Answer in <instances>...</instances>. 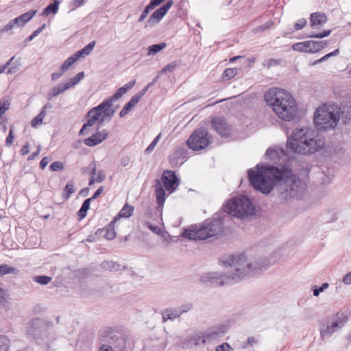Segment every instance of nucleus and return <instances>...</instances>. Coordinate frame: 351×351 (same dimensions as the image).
<instances>
[{"mask_svg": "<svg viewBox=\"0 0 351 351\" xmlns=\"http://www.w3.org/2000/svg\"><path fill=\"white\" fill-rule=\"evenodd\" d=\"M29 332L35 339H43L48 345V339L50 335V328L46 322L40 318L32 319L29 322Z\"/></svg>", "mask_w": 351, "mask_h": 351, "instance_id": "11", "label": "nucleus"}, {"mask_svg": "<svg viewBox=\"0 0 351 351\" xmlns=\"http://www.w3.org/2000/svg\"><path fill=\"white\" fill-rule=\"evenodd\" d=\"M161 182L170 193L174 192L180 184V179L173 171L166 170L161 177Z\"/></svg>", "mask_w": 351, "mask_h": 351, "instance_id": "13", "label": "nucleus"}, {"mask_svg": "<svg viewBox=\"0 0 351 351\" xmlns=\"http://www.w3.org/2000/svg\"><path fill=\"white\" fill-rule=\"evenodd\" d=\"M339 53V49H335L334 51L330 52L329 53H327L326 55L324 56L322 58H321V60L326 61L328 60L329 58L337 56Z\"/></svg>", "mask_w": 351, "mask_h": 351, "instance_id": "56", "label": "nucleus"}, {"mask_svg": "<svg viewBox=\"0 0 351 351\" xmlns=\"http://www.w3.org/2000/svg\"><path fill=\"white\" fill-rule=\"evenodd\" d=\"M222 263L226 267H230L228 273H207L201 276V282L213 287L232 285L258 273L262 267L258 263H249L244 254L232 256Z\"/></svg>", "mask_w": 351, "mask_h": 351, "instance_id": "3", "label": "nucleus"}, {"mask_svg": "<svg viewBox=\"0 0 351 351\" xmlns=\"http://www.w3.org/2000/svg\"><path fill=\"white\" fill-rule=\"evenodd\" d=\"M339 116L333 105L326 109L317 108L314 114V123L317 130L328 131L337 125Z\"/></svg>", "mask_w": 351, "mask_h": 351, "instance_id": "7", "label": "nucleus"}, {"mask_svg": "<svg viewBox=\"0 0 351 351\" xmlns=\"http://www.w3.org/2000/svg\"><path fill=\"white\" fill-rule=\"evenodd\" d=\"M346 322L347 319L340 317L339 313L336 314V316L332 319L327 318L324 319L320 327L322 339H328L332 333L343 327Z\"/></svg>", "mask_w": 351, "mask_h": 351, "instance_id": "10", "label": "nucleus"}, {"mask_svg": "<svg viewBox=\"0 0 351 351\" xmlns=\"http://www.w3.org/2000/svg\"><path fill=\"white\" fill-rule=\"evenodd\" d=\"M101 266L103 269L109 270L110 271H120L125 269V266H122L117 262L112 261H103L101 264Z\"/></svg>", "mask_w": 351, "mask_h": 351, "instance_id": "27", "label": "nucleus"}, {"mask_svg": "<svg viewBox=\"0 0 351 351\" xmlns=\"http://www.w3.org/2000/svg\"><path fill=\"white\" fill-rule=\"evenodd\" d=\"M307 49L308 53H315L320 51L322 49L327 46V43L324 40L322 41H314L307 40Z\"/></svg>", "mask_w": 351, "mask_h": 351, "instance_id": "23", "label": "nucleus"}, {"mask_svg": "<svg viewBox=\"0 0 351 351\" xmlns=\"http://www.w3.org/2000/svg\"><path fill=\"white\" fill-rule=\"evenodd\" d=\"M17 269L14 267H10L8 265H0V274L3 276L10 274H16Z\"/></svg>", "mask_w": 351, "mask_h": 351, "instance_id": "37", "label": "nucleus"}, {"mask_svg": "<svg viewBox=\"0 0 351 351\" xmlns=\"http://www.w3.org/2000/svg\"><path fill=\"white\" fill-rule=\"evenodd\" d=\"M29 143H26L23 147L20 150V153L22 156H25L26 154H27L29 152Z\"/></svg>", "mask_w": 351, "mask_h": 351, "instance_id": "62", "label": "nucleus"}, {"mask_svg": "<svg viewBox=\"0 0 351 351\" xmlns=\"http://www.w3.org/2000/svg\"><path fill=\"white\" fill-rule=\"evenodd\" d=\"M136 84V80H133L128 83L123 85L121 88H123L125 93H126L128 90H130Z\"/></svg>", "mask_w": 351, "mask_h": 351, "instance_id": "57", "label": "nucleus"}, {"mask_svg": "<svg viewBox=\"0 0 351 351\" xmlns=\"http://www.w3.org/2000/svg\"><path fill=\"white\" fill-rule=\"evenodd\" d=\"M75 79H73V77L69 78L66 83H64V84L65 85V88L69 89V88H71V87L76 85L77 84H78L77 82V81H75Z\"/></svg>", "mask_w": 351, "mask_h": 351, "instance_id": "59", "label": "nucleus"}, {"mask_svg": "<svg viewBox=\"0 0 351 351\" xmlns=\"http://www.w3.org/2000/svg\"><path fill=\"white\" fill-rule=\"evenodd\" d=\"M173 4V1L172 0H168L163 5L155 10L147 21L148 25L152 26L159 23Z\"/></svg>", "mask_w": 351, "mask_h": 351, "instance_id": "14", "label": "nucleus"}, {"mask_svg": "<svg viewBox=\"0 0 351 351\" xmlns=\"http://www.w3.org/2000/svg\"><path fill=\"white\" fill-rule=\"evenodd\" d=\"M326 145L324 137L313 128L302 127L293 130L288 138L287 147L293 153L311 155L321 151Z\"/></svg>", "mask_w": 351, "mask_h": 351, "instance_id": "4", "label": "nucleus"}, {"mask_svg": "<svg viewBox=\"0 0 351 351\" xmlns=\"http://www.w3.org/2000/svg\"><path fill=\"white\" fill-rule=\"evenodd\" d=\"M254 213V205L248 197H237L227 202L223 213L215 214L201 224L192 225L184 230L182 236L195 241L217 237L223 232L224 221L230 219V215L242 219Z\"/></svg>", "mask_w": 351, "mask_h": 351, "instance_id": "2", "label": "nucleus"}, {"mask_svg": "<svg viewBox=\"0 0 351 351\" xmlns=\"http://www.w3.org/2000/svg\"><path fill=\"white\" fill-rule=\"evenodd\" d=\"M52 278L47 276H36L34 277V281L40 285H47L51 281Z\"/></svg>", "mask_w": 351, "mask_h": 351, "instance_id": "39", "label": "nucleus"}, {"mask_svg": "<svg viewBox=\"0 0 351 351\" xmlns=\"http://www.w3.org/2000/svg\"><path fill=\"white\" fill-rule=\"evenodd\" d=\"M162 322L173 320L180 317V311L176 308H167L161 312Z\"/></svg>", "mask_w": 351, "mask_h": 351, "instance_id": "22", "label": "nucleus"}, {"mask_svg": "<svg viewBox=\"0 0 351 351\" xmlns=\"http://www.w3.org/2000/svg\"><path fill=\"white\" fill-rule=\"evenodd\" d=\"M108 136V133L107 130H103L100 132H97L93 134L91 136L85 138L84 140V143L86 146L93 147L103 142L105 139L107 138Z\"/></svg>", "mask_w": 351, "mask_h": 351, "instance_id": "18", "label": "nucleus"}, {"mask_svg": "<svg viewBox=\"0 0 351 351\" xmlns=\"http://www.w3.org/2000/svg\"><path fill=\"white\" fill-rule=\"evenodd\" d=\"M156 202L158 206H163L165 201V191L159 180H156L155 185Z\"/></svg>", "mask_w": 351, "mask_h": 351, "instance_id": "21", "label": "nucleus"}, {"mask_svg": "<svg viewBox=\"0 0 351 351\" xmlns=\"http://www.w3.org/2000/svg\"><path fill=\"white\" fill-rule=\"evenodd\" d=\"M343 282L345 285H350L351 284V271L348 272L346 274L343 278Z\"/></svg>", "mask_w": 351, "mask_h": 351, "instance_id": "63", "label": "nucleus"}, {"mask_svg": "<svg viewBox=\"0 0 351 351\" xmlns=\"http://www.w3.org/2000/svg\"><path fill=\"white\" fill-rule=\"evenodd\" d=\"M187 157V151L184 147H177L173 153L169 157V162L172 167L180 166Z\"/></svg>", "mask_w": 351, "mask_h": 351, "instance_id": "17", "label": "nucleus"}, {"mask_svg": "<svg viewBox=\"0 0 351 351\" xmlns=\"http://www.w3.org/2000/svg\"><path fill=\"white\" fill-rule=\"evenodd\" d=\"M166 47H167L166 43H160L158 44H154V45H150L147 49V50H148L147 55L148 56L155 55V54L158 53V52H160L163 49H165Z\"/></svg>", "mask_w": 351, "mask_h": 351, "instance_id": "31", "label": "nucleus"}, {"mask_svg": "<svg viewBox=\"0 0 351 351\" xmlns=\"http://www.w3.org/2000/svg\"><path fill=\"white\" fill-rule=\"evenodd\" d=\"M210 136L204 128L195 130L189 136L186 144L188 147L194 150L199 151L206 148L210 144Z\"/></svg>", "mask_w": 351, "mask_h": 351, "instance_id": "9", "label": "nucleus"}, {"mask_svg": "<svg viewBox=\"0 0 351 351\" xmlns=\"http://www.w3.org/2000/svg\"><path fill=\"white\" fill-rule=\"evenodd\" d=\"M75 60L73 56H70L62 64L61 69L65 72L66 71L69 70V69L75 62Z\"/></svg>", "mask_w": 351, "mask_h": 351, "instance_id": "41", "label": "nucleus"}, {"mask_svg": "<svg viewBox=\"0 0 351 351\" xmlns=\"http://www.w3.org/2000/svg\"><path fill=\"white\" fill-rule=\"evenodd\" d=\"M310 21L312 27L323 25L327 22V17L324 13L314 12L311 14Z\"/></svg>", "mask_w": 351, "mask_h": 351, "instance_id": "24", "label": "nucleus"}, {"mask_svg": "<svg viewBox=\"0 0 351 351\" xmlns=\"http://www.w3.org/2000/svg\"><path fill=\"white\" fill-rule=\"evenodd\" d=\"M116 222H113V220L109 223L106 228L105 238L108 240H112L116 237V232L114 230V224Z\"/></svg>", "mask_w": 351, "mask_h": 351, "instance_id": "33", "label": "nucleus"}, {"mask_svg": "<svg viewBox=\"0 0 351 351\" xmlns=\"http://www.w3.org/2000/svg\"><path fill=\"white\" fill-rule=\"evenodd\" d=\"M237 74V69L235 68L226 69L223 73V77L230 80L233 78Z\"/></svg>", "mask_w": 351, "mask_h": 351, "instance_id": "40", "label": "nucleus"}, {"mask_svg": "<svg viewBox=\"0 0 351 351\" xmlns=\"http://www.w3.org/2000/svg\"><path fill=\"white\" fill-rule=\"evenodd\" d=\"M265 156L272 161H276L278 158L287 157L285 150L282 147L276 149H268L265 152Z\"/></svg>", "mask_w": 351, "mask_h": 351, "instance_id": "19", "label": "nucleus"}, {"mask_svg": "<svg viewBox=\"0 0 351 351\" xmlns=\"http://www.w3.org/2000/svg\"><path fill=\"white\" fill-rule=\"evenodd\" d=\"M273 24H274L273 21H267V22L263 23V25H261V26L254 28L253 29V31L254 32V33H258V32L265 31V30L270 28L273 25Z\"/></svg>", "mask_w": 351, "mask_h": 351, "instance_id": "42", "label": "nucleus"}, {"mask_svg": "<svg viewBox=\"0 0 351 351\" xmlns=\"http://www.w3.org/2000/svg\"><path fill=\"white\" fill-rule=\"evenodd\" d=\"M211 125L216 132L222 137H228L231 132V128L222 118L215 117L211 120Z\"/></svg>", "mask_w": 351, "mask_h": 351, "instance_id": "16", "label": "nucleus"}, {"mask_svg": "<svg viewBox=\"0 0 351 351\" xmlns=\"http://www.w3.org/2000/svg\"><path fill=\"white\" fill-rule=\"evenodd\" d=\"M60 1L58 0H53V3L49 4L43 11L41 15L43 16H47L51 13L56 14L58 11L59 4Z\"/></svg>", "mask_w": 351, "mask_h": 351, "instance_id": "28", "label": "nucleus"}, {"mask_svg": "<svg viewBox=\"0 0 351 351\" xmlns=\"http://www.w3.org/2000/svg\"><path fill=\"white\" fill-rule=\"evenodd\" d=\"M160 138V135L157 136L154 141L151 143V144L146 148L145 153L148 154L150 153L156 146L158 139Z\"/></svg>", "mask_w": 351, "mask_h": 351, "instance_id": "54", "label": "nucleus"}, {"mask_svg": "<svg viewBox=\"0 0 351 351\" xmlns=\"http://www.w3.org/2000/svg\"><path fill=\"white\" fill-rule=\"evenodd\" d=\"M14 138V134H13V128L12 127L11 129L10 130L9 134L6 138L5 145L10 146L13 143Z\"/></svg>", "mask_w": 351, "mask_h": 351, "instance_id": "53", "label": "nucleus"}, {"mask_svg": "<svg viewBox=\"0 0 351 351\" xmlns=\"http://www.w3.org/2000/svg\"><path fill=\"white\" fill-rule=\"evenodd\" d=\"M125 93L123 88H122L121 87L113 94V95L112 97H110L108 99H105L104 101L110 102L109 104H110V107H111L112 106V102L114 101H117V100L119 99Z\"/></svg>", "mask_w": 351, "mask_h": 351, "instance_id": "34", "label": "nucleus"}, {"mask_svg": "<svg viewBox=\"0 0 351 351\" xmlns=\"http://www.w3.org/2000/svg\"><path fill=\"white\" fill-rule=\"evenodd\" d=\"M257 171L248 170L251 185L263 194H269L276 186L278 197L282 201L300 199L306 189V182L286 165H256Z\"/></svg>", "mask_w": 351, "mask_h": 351, "instance_id": "1", "label": "nucleus"}, {"mask_svg": "<svg viewBox=\"0 0 351 351\" xmlns=\"http://www.w3.org/2000/svg\"><path fill=\"white\" fill-rule=\"evenodd\" d=\"M306 25V20L304 18L299 19L294 23V29L295 30H300L302 29Z\"/></svg>", "mask_w": 351, "mask_h": 351, "instance_id": "49", "label": "nucleus"}, {"mask_svg": "<svg viewBox=\"0 0 351 351\" xmlns=\"http://www.w3.org/2000/svg\"><path fill=\"white\" fill-rule=\"evenodd\" d=\"M66 90H67V88H65L64 83L58 84V85L53 86V88L49 92L47 95L48 99H51L53 97H55L62 93Z\"/></svg>", "mask_w": 351, "mask_h": 351, "instance_id": "29", "label": "nucleus"}, {"mask_svg": "<svg viewBox=\"0 0 351 351\" xmlns=\"http://www.w3.org/2000/svg\"><path fill=\"white\" fill-rule=\"evenodd\" d=\"M329 287V285L328 283L327 282H324L322 285V286L317 287H314L313 288V295L315 296H318L320 293L323 292L325 289H326L328 287Z\"/></svg>", "mask_w": 351, "mask_h": 351, "instance_id": "43", "label": "nucleus"}, {"mask_svg": "<svg viewBox=\"0 0 351 351\" xmlns=\"http://www.w3.org/2000/svg\"><path fill=\"white\" fill-rule=\"evenodd\" d=\"M140 101L136 97H134V95L132 97L130 100L125 104L123 108L121 109V110L119 112V117L121 118L124 117L126 114H128L131 110L135 106V105L139 102Z\"/></svg>", "mask_w": 351, "mask_h": 351, "instance_id": "26", "label": "nucleus"}, {"mask_svg": "<svg viewBox=\"0 0 351 351\" xmlns=\"http://www.w3.org/2000/svg\"><path fill=\"white\" fill-rule=\"evenodd\" d=\"M100 337L108 341L114 351H131L133 348L132 341L122 333L114 331L111 328H106L100 332Z\"/></svg>", "mask_w": 351, "mask_h": 351, "instance_id": "8", "label": "nucleus"}, {"mask_svg": "<svg viewBox=\"0 0 351 351\" xmlns=\"http://www.w3.org/2000/svg\"><path fill=\"white\" fill-rule=\"evenodd\" d=\"M228 328L226 325L222 324L208 328L205 331H196L184 340L183 346L186 348H191L193 346L210 343L225 335Z\"/></svg>", "mask_w": 351, "mask_h": 351, "instance_id": "6", "label": "nucleus"}, {"mask_svg": "<svg viewBox=\"0 0 351 351\" xmlns=\"http://www.w3.org/2000/svg\"><path fill=\"white\" fill-rule=\"evenodd\" d=\"M10 103L8 101H1L0 102V118L9 108Z\"/></svg>", "mask_w": 351, "mask_h": 351, "instance_id": "51", "label": "nucleus"}, {"mask_svg": "<svg viewBox=\"0 0 351 351\" xmlns=\"http://www.w3.org/2000/svg\"><path fill=\"white\" fill-rule=\"evenodd\" d=\"M334 108L336 114L339 116V120L341 119L342 123L345 125L351 123V103L344 102L340 105L334 104Z\"/></svg>", "mask_w": 351, "mask_h": 351, "instance_id": "15", "label": "nucleus"}, {"mask_svg": "<svg viewBox=\"0 0 351 351\" xmlns=\"http://www.w3.org/2000/svg\"><path fill=\"white\" fill-rule=\"evenodd\" d=\"M52 108V106L50 104H47L45 105L42 109L40 110L39 114L34 117L32 121H31V125L32 128H38L39 125H40L43 122L45 117L47 114V110L50 109Z\"/></svg>", "mask_w": 351, "mask_h": 351, "instance_id": "20", "label": "nucleus"}, {"mask_svg": "<svg viewBox=\"0 0 351 351\" xmlns=\"http://www.w3.org/2000/svg\"><path fill=\"white\" fill-rule=\"evenodd\" d=\"M265 100L273 111L282 120L289 121L294 119L297 112V104L293 96L280 88H271L265 94Z\"/></svg>", "mask_w": 351, "mask_h": 351, "instance_id": "5", "label": "nucleus"}, {"mask_svg": "<svg viewBox=\"0 0 351 351\" xmlns=\"http://www.w3.org/2000/svg\"><path fill=\"white\" fill-rule=\"evenodd\" d=\"M49 169L51 171H62L64 169V165L60 161H56L50 165Z\"/></svg>", "mask_w": 351, "mask_h": 351, "instance_id": "44", "label": "nucleus"}, {"mask_svg": "<svg viewBox=\"0 0 351 351\" xmlns=\"http://www.w3.org/2000/svg\"><path fill=\"white\" fill-rule=\"evenodd\" d=\"M134 206L126 203L119 212L117 215L113 219V222H117L120 218H129L134 212Z\"/></svg>", "mask_w": 351, "mask_h": 351, "instance_id": "25", "label": "nucleus"}, {"mask_svg": "<svg viewBox=\"0 0 351 351\" xmlns=\"http://www.w3.org/2000/svg\"><path fill=\"white\" fill-rule=\"evenodd\" d=\"M177 64L175 62H171L168 64L162 69V72L164 73H169L172 72L176 67Z\"/></svg>", "mask_w": 351, "mask_h": 351, "instance_id": "55", "label": "nucleus"}, {"mask_svg": "<svg viewBox=\"0 0 351 351\" xmlns=\"http://www.w3.org/2000/svg\"><path fill=\"white\" fill-rule=\"evenodd\" d=\"M95 45V41H92V42L89 43L87 45L84 47L82 49V51L84 52V55L85 56L89 55L91 53V51H93Z\"/></svg>", "mask_w": 351, "mask_h": 351, "instance_id": "46", "label": "nucleus"}, {"mask_svg": "<svg viewBox=\"0 0 351 351\" xmlns=\"http://www.w3.org/2000/svg\"><path fill=\"white\" fill-rule=\"evenodd\" d=\"M176 308L178 310V311H180L181 316L183 313H187L189 310L192 308V304H186Z\"/></svg>", "mask_w": 351, "mask_h": 351, "instance_id": "52", "label": "nucleus"}, {"mask_svg": "<svg viewBox=\"0 0 351 351\" xmlns=\"http://www.w3.org/2000/svg\"><path fill=\"white\" fill-rule=\"evenodd\" d=\"M91 199H86L82 203L80 209L77 211V216L80 219H84L86 216V213L90 208Z\"/></svg>", "mask_w": 351, "mask_h": 351, "instance_id": "30", "label": "nucleus"}, {"mask_svg": "<svg viewBox=\"0 0 351 351\" xmlns=\"http://www.w3.org/2000/svg\"><path fill=\"white\" fill-rule=\"evenodd\" d=\"M331 33V30L325 29L322 32L319 34H313L308 36L310 38H322L329 36Z\"/></svg>", "mask_w": 351, "mask_h": 351, "instance_id": "47", "label": "nucleus"}, {"mask_svg": "<svg viewBox=\"0 0 351 351\" xmlns=\"http://www.w3.org/2000/svg\"><path fill=\"white\" fill-rule=\"evenodd\" d=\"M165 0H150L149 3L148 4L150 7L152 8L154 10L156 7L160 5L162 3H163Z\"/></svg>", "mask_w": 351, "mask_h": 351, "instance_id": "60", "label": "nucleus"}, {"mask_svg": "<svg viewBox=\"0 0 351 351\" xmlns=\"http://www.w3.org/2000/svg\"><path fill=\"white\" fill-rule=\"evenodd\" d=\"M10 348V340L7 337L0 336V351H8Z\"/></svg>", "mask_w": 351, "mask_h": 351, "instance_id": "38", "label": "nucleus"}, {"mask_svg": "<svg viewBox=\"0 0 351 351\" xmlns=\"http://www.w3.org/2000/svg\"><path fill=\"white\" fill-rule=\"evenodd\" d=\"M307 43V40L295 43L292 45V49L296 51L308 53Z\"/></svg>", "mask_w": 351, "mask_h": 351, "instance_id": "36", "label": "nucleus"}, {"mask_svg": "<svg viewBox=\"0 0 351 351\" xmlns=\"http://www.w3.org/2000/svg\"><path fill=\"white\" fill-rule=\"evenodd\" d=\"M152 8L150 7L149 5H147L145 9L143 10L142 14H141L140 17L138 19V22L141 23L143 22L149 14V12L152 10Z\"/></svg>", "mask_w": 351, "mask_h": 351, "instance_id": "45", "label": "nucleus"}, {"mask_svg": "<svg viewBox=\"0 0 351 351\" xmlns=\"http://www.w3.org/2000/svg\"><path fill=\"white\" fill-rule=\"evenodd\" d=\"M99 351H114L110 344H103L99 348Z\"/></svg>", "mask_w": 351, "mask_h": 351, "instance_id": "64", "label": "nucleus"}, {"mask_svg": "<svg viewBox=\"0 0 351 351\" xmlns=\"http://www.w3.org/2000/svg\"><path fill=\"white\" fill-rule=\"evenodd\" d=\"M154 82L149 83L145 87H144L141 90H140L137 94L134 95V97H136L139 101L142 99L143 96L146 93L147 90L150 86L153 85Z\"/></svg>", "mask_w": 351, "mask_h": 351, "instance_id": "48", "label": "nucleus"}, {"mask_svg": "<svg viewBox=\"0 0 351 351\" xmlns=\"http://www.w3.org/2000/svg\"><path fill=\"white\" fill-rule=\"evenodd\" d=\"M75 189L74 184L72 182H68L63 190V199L64 200L68 199L71 197V195L75 192Z\"/></svg>", "mask_w": 351, "mask_h": 351, "instance_id": "32", "label": "nucleus"}, {"mask_svg": "<svg viewBox=\"0 0 351 351\" xmlns=\"http://www.w3.org/2000/svg\"><path fill=\"white\" fill-rule=\"evenodd\" d=\"M37 12L36 10H31L25 13L21 14L20 19L22 21L23 23L25 25L29 21H30Z\"/></svg>", "mask_w": 351, "mask_h": 351, "instance_id": "35", "label": "nucleus"}, {"mask_svg": "<svg viewBox=\"0 0 351 351\" xmlns=\"http://www.w3.org/2000/svg\"><path fill=\"white\" fill-rule=\"evenodd\" d=\"M108 101H102L97 106L90 109L86 114V117H91L93 120L101 124L106 119L107 117L111 118L114 110L110 108V104Z\"/></svg>", "mask_w": 351, "mask_h": 351, "instance_id": "12", "label": "nucleus"}, {"mask_svg": "<svg viewBox=\"0 0 351 351\" xmlns=\"http://www.w3.org/2000/svg\"><path fill=\"white\" fill-rule=\"evenodd\" d=\"M50 160H51V158H49V157L45 156V157L43 158L40 162V169H44L47 167V165H48V163L49 162Z\"/></svg>", "mask_w": 351, "mask_h": 351, "instance_id": "58", "label": "nucleus"}, {"mask_svg": "<svg viewBox=\"0 0 351 351\" xmlns=\"http://www.w3.org/2000/svg\"><path fill=\"white\" fill-rule=\"evenodd\" d=\"M232 348L228 343H223L222 344L216 347V351H232Z\"/></svg>", "mask_w": 351, "mask_h": 351, "instance_id": "50", "label": "nucleus"}, {"mask_svg": "<svg viewBox=\"0 0 351 351\" xmlns=\"http://www.w3.org/2000/svg\"><path fill=\"white\" fill-rule=\"evenodd\" d=\"M64 71L60 68V71L54 72L51 74V80L54 81L60 77L64 73Z\"/></svg>", "mask_w": 351, "mask_h": 351, "instance_id": "61", "label": "nucleus"}]
</instances>
